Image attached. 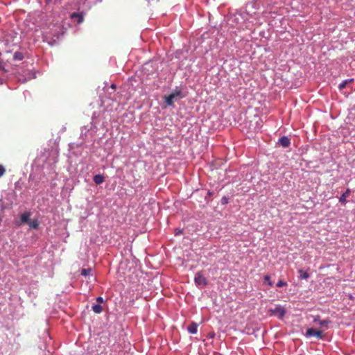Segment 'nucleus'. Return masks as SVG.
<instances>
[{"label": "nucleus", "mask_w": 355, "mask_h": 355, "mask_svg": "<svg viewBox=\"0 0 355 355\" xmlns=\"http://www.w3.org/2000/svg\"><path fill=\"white\" fill-rule=\"evenodd\" d=\"M313 322H318L320 327L327 326L331 322V320L329 319L321 320L319 315L314 317Z\"/></svg>", "instance_id": "obj_5"}, {"label": "nucleus", "mask_w": 355, "mask_h": 355, "mask_svg": "<svg viewBox=\"0 0 355 355\" xmlns=\"http://www.w3.org/2000/svg\"><path fill=\"white\" fill-rule=\"evenodd\" d=\"M264 279L266 282H267L268 283V284L272 286V282L270 281V277L269 275H266L264 277Z\"/></svg>", "instance_id": "obj_20"}, {"label": "nucleus", "mask_w": 355, "mask_h": 355, "mask_svg": "<svg viewBox=\"0 0 355 355\" xmlns=\"http://www.w3.org/2000/svg\"><path fill=\"white\" fill-rule=\"evenodd\" d=\"M28 224L30 228H32V229H37L39 227V225H40L37 219L29 220Z\"/></svg>", "instance_id": "obj_12"}, {"label": "nucleus", "mask_w": 355, "mask_h": 355, "mask_svg": "<svg viewBox=\"0 0 355 355\" xmlns=\"http://www.w3.org/2000/svg\"><path fill=\"white\" fill-rule=\"evenodd\" d=\"M298 272L300 274L301 279H308L309 277V274L306 272L303 271L302 269L298 270Z\"/></svg>", "instance_id": "obj_14"}, {"label": "nucleus", "mask_w": 355, "mask_h": 355, "mask_svg": "<svg viewBox=\"0 0 355 355\" xmlns=\"http://www.w3.org/2000/svg\"><path fill=\"white\" fill-rule=\"evenodd\" d=\"M181 94L180 91H174L171 94H169L168 96L165 97V103L168 105H172L174 103V101L176 100V98L180 96Z\"/></svg>", "instance_id": "obj_1"}, {"label": "nucleus", "mask_w": 355, "mask_h": 355, "mask_svg": "<svg viewBox=\"0 0 355 355\" xmlns=\"http://www.w3.org/2000/svg\"><path fill=\"white\" fill-rule=\"evenodd\" d=\"M24 58L23 54L21 52H15L14 54V59L17 60H21Z\"/></svg>", "instance_id": "obj_15"}, {"label": "nucleus", "mask_w": 355, "mask_h": 355, "mask_svg": "<svg viewBox=\"0 0 355 355\" xmlns=\"http://www.w3.org/2000/svg\"><path fill=\"white\" fill-rule=\"evenodd\" d=\"M350 194V189H347L346 190L345 192H344L341 196L339 198V201L340 202H341L342 204L343 205H345L346 202H347V198L349 196Z\"/></svg>", "instance_id": "obj_8"}, {"label": "nucleus", "mask_w": 355, "mask_h": 355, "mask_svg": "<svg viewBox=\"0 0 355 355\" xmlns=\"http://www.w3.org/2000/svg\"><path fill=\"white\" fill-rule=\"evenodd\" d=\"M85 1L86 0H79V1L78 2V5H80L81 3L82 4H85Z\"/></svg>", "instance_id": "obj_22"}, {"label": "nucleus", "mask_w": 355, "mask_h": 355, "mask_svg": "<svg viewBox=\"0 0 355 355\" xmlns=\"http://www.w3.org/2000/svg\"><path fill=\"white\" fill-rule=\"evenodd\" d=\"M222 202H223V204L227 203V200L225 198H222Z\"/></svg>", "instance_id": "obj_23"}, {"label": "nucleus", "mask_w": 355, "mask_h": 355, "mask_svg": "<svg viewBox=\"0 0 355 355\" xmlns=\"http://www.w3.org/2000/svg\"><path fill=\"white\" fill-rule=\"evenodd\" d=\"M269 312H270L271 315H277L281 319L283 318L286 313L284 308L282 306H277L274 309H270Z\"/></svg>", "instance_id": "obj_2"}, {"label": "nucleus", "mask_w": 355, "mask_h": 355, "mask_svg": "<svg viewBox=\"0 0 355 355\" xmlns=\"http://www.w3.org/2000/svg\"><path fill=\"white\" fill-rule=\"evenodd\" d=\"M179 233H181V230H178V232L176 233V234H179Z\"/></svg>", "instance_id": "obj_25"}, {"label": "nucleus", "mask_w": 355, "mask_h": 355, "mask_svg": "<svg viewBox=\"0 0 355 355\" xmlns=\"http://www.w3.org/2000/svg\"><path fill=\"white\" fill-rule=\"evenodd\" d=\"M352 81H353V79L346 80L343 81L342 83H340L339 85V86H338L339 89H343L346 87L347 84L349 82H352Z\"/></svg>", "instance_id": "obj_16"}, {"label": "nucleus", "mask_w": 355, "mask_h": 355, "mask_svg": "<svg viewBox=\"0 0 355 355\" xmlns=\"http://www.w3.org/2000/svg\"><path fill=\"white\" fill-rule=\"evenodd\" d=\"M194 281L198 286H206L207 284V279L200 272L196 274Z\"/></svg>", "instance_id": "obj_3"}, {"label": "nucleus", "mask_w": 355, "mask_h": 355, "mask_svg": "<svg viewBox=\"0 0 355 355\" xmlns=\"http://www.w3.org/2000/svg\"><path fill=\"white\" fill-rule=\"evenodd\" d=\"M71 17L72 19H77V22L80 24L83 21L84 17L82 12H73L71 14Z\"/></svg>", "instance_id": "obj_7"}, {"label": "nucleus", "mask_w": 355, "mask_h": 355, "mask_svg": "<svg viewBox=\"0 0 355 355\" xmlns=\"http://www.w3.org/2000/svg\"><path fill=\"white\" fill-rule=\"evenodd\" d=\"M93 180L96 184H101L105 181L104 177L100 174L94 175Z\"/></svg>", "instance_id": "obj_11"}, {"label": "nucleus", "mask_w": 355, "mask_h": 355, "mask_svg": "<svg viewBox=\"0 0 355 355\" xmlns=\"http://www.w3.org/2000/svg\"><path fill=\"white\" fill-rule=\"evenodd\" d=\"M92 310L96 313H100L102 312V306L100 304H94L92 306Z\"/></svg>", "instance_id": "obj_13"}, {"label": "nucleus", "mask_w": 355, "mask_h": 355, "mask_svg": "<svg viewBox=\"0 0 355 355\" xmlns=\"http://www.w3.org/2000/svg\"><path fill=\"white\" fill-rule=\"evenodd\" d=\"M0 70L5 71L4 67L2 63L0 62Z\"/></svg>", "instance_id": "obj_24"}, {"label": "nucleus", "mask_w": 355, "mask_h": 355, "mask_svg": "<svg viewBox=\"0 0 355 355\" xmlns=\"http://www.w3.org/2000/svg\"><path fill=\"white\" fill-rule=\"evenodd\" d=\"M287 285V283L283 280H279L278 282L277 283V287H283V286H286Z\"/></svg>", "instance_id": "obj_18"}, {"label": "nucleus", "mask_w": 355, "mask_h": 355, "mask_svg": "<svg viewBox=\"0 0 355 355\" xmlns=\"http://www.w3.org/2000/svg\"><path fill=\"white\" fill-rule=\"evenodd\" d=\"M279 144L284 147V148H287L289 146L291 142H290V139L288 137H286V136H284V137H282L279 139Z\"/></svg>", "instance_id": "obj_6"}, {"label": "nucleus", "mask_w": 355, "mask_h": 355, "mask_svg": "<svg viewBox=\"0 0 355 355\" xmlns=\"http://www.w3.org/2000/svg\"><path fill=\"white\" fill-rule=\"evenodd\" d=\"M6 173V168L3 165L0 164V178Z\"/></svg>", "instance_id": "obj_19"}, {"label": "nucleus", "mask_w": 355, "mask_h": 355, "mask_svg": "<svg viewBox=\"0 0 355 355\" xmlns=\"http://www.w3.org/2000/svg\"><path fill=\"white\" fill-rule=\"evenodd\" d=\"M306 336H315L318 338H322L323 337V334L322 331L316 330L313 328H309L306 330Z\"/></svg>", "instance_id": "obj_4"}, {"label": "nucleus", "mask_w": 355, "mask_h": 355, "mask_svg": "<svg viewBox=\"0 0 355 355\" xmlns=\"http://www.w3.org/2000/svg\"><path fill=\"white\" fill-rule=\"evenodd\" d=\"M30 217H31V213L28 211H26V212L24 213L23 214H21V216L20 217L21 223H27L28 224V223L30 220Z\"/></svg>", "instance_id": "obj_9"}, {"label": "nucleus", "mask_w": 355, "mask_h": 355, "mask_svg": "<svg viewBox=\"0 0 355 355\" xmlns=\"http://www.w3.org/2000/svg\"><path fill=\"white\" fill-rule=\"evenodd\" d=\"M198 325L195 322H192L188 327V331L191 334H195L197 332Z\"/></svg>", "instance_id": "obj_10"}, {"label": "nucleus", "mask_w": 355, "mask_h": 355, "mask_svg": "<svg viewBox=\"0 0 355 355\" xmlns=\"http://www.w3.org/2000/svg\"><path fill=\"white\" fill-rule=\"evenodd\" d=\"M96 301H97L98 302H99V303H102V302H103V297H98L96 298Z\"/></svg>", "instance_id": "obj_21"}, {"label": "nucleus", "mask_w": 355, "mask_h": 355, "mask_svg": "<svg viewBox=\"0 0 355 355\" xmlns=\"http://www.w3.org/2000/svg\"><path fill=\"white\" fill-rule=\"evenodd\" d=\"M90 272H91L90 268H88V269L83 268L81 270V275L83 276H87L90 274Z\"/></svg>", "instance_id": "obj_17"}]
</instances>
